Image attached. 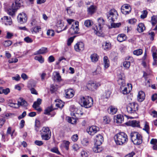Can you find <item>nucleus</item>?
<instances>
[{
    "instance_id": "f257e3e1",
    "label": "nucleus",
    "mask_w": 157,
    "mask_h": 157,
    "mask_svg": "<svg viewBox=\"0 0 157 157\" xmlns=\"http://www.w3.org/2000/svg\"><path fill=\"white\" fill-rule=\"evenodd\" d=\"M114 141L117 145H122L126 144L128 139L127 135L121 132L116 134L114 137Z\"/></svg>"
},
{
    "instance_id": "f03ea898",
    "label": "nucleus",
    "mask_w": 157,
    "mask_h": 157,
    "mask_svg": "<svg viewBox=\"0 0 157 157\" xmlns=\"http://www.w3.org/2000/svg\"><path fill=\"white\" fill-rule=\"evenodd\" d=\"M22 4L23 2L21 0H16L14 3L12 4L11 8L8 10V13L10 15L13 17L17 10L22 5Z\"/></svg>"
},
{
    "instance_id": "7ed1b4c3",
    "label": "nucleus",
    "mask_w": 157,
    "mask_h": 157,
    "mask_svg": "<svg viewBox=\"0 0 157 157\" xmlns=\"http://www.w3.org/2000/svg\"><path fill=\"white\" fill-rule=\"evenodd\" d=\"M98 26H96L94 28V33L98 36H103L104 34L102 32V29L105 24V21L102 18L100 17L98 19Z\"/></svg>"
},
{
    "instance_id": "20e7f679",
    "label": "nucleus",
    "mask_w": 157,
    "mask_h": 157,
    "mask_svg": "<svg viewBox=\"0 0 157 157\" xmlns=\"http://www.w3.org/2000/svg\"><path fill=\"white\" fill-rule=\"evenodd\" d=\"M131 140L135 144L139 145L142 142V137L140 134L137 132H133L130 135Z\"/></svg>"
},
{
    "instance_id": "39448f33",
    "label": "nucleus",
    "mask_w": 157,
    "mask_h": 157,
    "mask_svg": "<svg viewBox=\"0 0 157 157\" xmlns=\"http://www.w3.org/2000/svg\"><path fill=\"white\" fill-rule=\"evenodd\" d=\"M40 132L42 140H47L50 138L51 131L48 127H43Z\"/></svg>"
},
{
    "instance_id": "423d86ee",
    "label": "nucleus",
    "mask_w": 157,
    "mask_h": 157,
    "mask_svg": "<svg viewBox=\"0 0 157 157\" xmlns=\"http://www.w3.org/2000/svg\"><path fill=\"white\" fill-rule=\"evenodd\" d=\"M80 100L81 103L82 104L83 106L86 108L90 107L93 104V99L88 96L81 97Z\"/></svg>"
},
{
    "instance_id": "0eeeda50",
    "label": "nucleus",
    "mask_w": 157,
    "mask_h": 157,
    "mask_svg": "<svg viewBox=\"0 0 157 157\" xmlns=\"http://www.w3.org/2000/svg\"><path fill=\"white\" fill-rule=\"evenodd\" d=\"M138 105L136 102H132L129 103L127 107L128 112L130 114L136 113V111L138 110Z\"/></svg>"
},
{
    "instance_id": "6e6552de",
    "label": "nucleus",
    "mask_w": 157,
    "mask_h": 157,
    "mask_svg": "<svg viewBox=\"0 0 157 157\" xmlns=\"http://www.w3.org/2000/svg\"><path fill=\"white\" fill-rule=\"evenodd\" d=\"M118 14L116 10L114 9H111L107 14V18L110 21H114L117 18Z\"/></svg>"
},
{
    "instance_id": "1a4fd4ad",
    "label": "nucleus",
    "mask_w": 157,
    "mask_h": 157,
    "mask_svg": "<svg viewBox=\"0 0 157 157\" xmlns=\"http://www.w3.org/2000/svg\"><path fill=\"white\" fill-rule=\"evenodd\" d=\"M70 110L71 115L75 116L77 118L81 117L83 114V113L80 110L75 107L73 105L70 107Z\"/></svg>"
},
{
    "instance_id": "9d476101",
    "label": "nucleus",
    "mask_w": 157,
    "mask_h": 157,
    "mask_svg": "<svg viewBox=\"0 0 157 157\" xmlns=\"http://www.w3.org/2000/svg\"><path fill=\"white\" fill-rule=\"evenodd\" d=\"M78 22L75 21L74 24H73L71 28L69 29L68 32L71 35H73L77 33L79 30L78 26Z\"/></svg>"
},
{
    "instance_id": "9b49d317",
    "label": "nucleus",
    "mask_w": 157,
    "mask_h": 157,
    "mask_svg": "<svg viewBox=\"0 0 157 157\" xmlns=\"http://www.w3.org/2000/svg\"><path fill=\"white\" fill-rule=\"evenodd\" d=\"M99 130V128L98 127L92 125L88 128L86 129V131L89 135L93 136L97 133Z\"/></svg>"
},
{
    "instance_id": "f8f14e48",
    "label": "nucleus",
    "mask_w": 157,
    "mask_h": 157,
    "mask_svg": "<svg viewBox=\"0 0 157 157\" xmlns=\"http://www.w3.org/2000/svg\"><path fill=\"white\" fill-rule=\"evenodd\" d=\"M17 21L21 24H23L26 22L27 17L26 14L24 13H21L18 16Z\"/></svg>"
},
{
    "instance_id": "ddd939ff",
    "label": "nucleus",
    "mask_w": 157,
    "mask_h": 157,
    "mask_svg": "<svg viewBox=\"0 0 157 157\" xmlns=\"http://www.w3.org/2000/svg\"><path fill=\"white\" fill-rule=\"evenodd\" d=\"M101 86L100 82H96L93 81H89L87 84L88 87H91V89L96 90Z\"/></svg>"
},
{
    "instance_id": "4468645a",
    "label": "nucleus",
    "mask_w": 157,
    "mask_h": 157,
    "mask_svg": "<svg viewBox=\"0 0 157 157\" xmlns=\"http://www.w3.org/2000/svg\"><path fill=\"white\" fill-rule=\"evenodd\" d=\"M131 10V8L130 5L126 4L122 6L121 8V12L124 14H127L129 13Z\"/></svg>"
},
{
    "instance_id": "2eb2a0df",
    "label": "nucleus",
    "mask_w": 157,
    "mask_h": 157,
    "mask_svg": "<svg viewBox=\"0 0 157 157\" xmlns=\"http://www.w3.org/2000/svg\"><path fill=\"white\" fill-rule=\"evenodd\" d=\"M84 45L82 42L77 43L74 46V49L77 52H80L84 49Z\"/></svg>"
},
{
    "instance_id": "dca6fc26",
    "label": "nucleus",
    "mask_w": 157,
    "mask_h": 157,
    "mask_svg": "<svg viewBox=\"0 0 157 157\" xmlns=\"http://www.w3.org/2000/svg\"><path fill=\"white\" fill-rule=\"evenodd\" d=\"M122 90V93L124 94H126L129 93L132 89V85L131 84H128L124 87H121Z\"/></svg>"
},
{
    "instance_id": "f3484780",
    "label": "nucleus",
    "mask_w": 157,
    "mask_h": 157,
    "mask_svg": "<svg viewBox=\"0 0 157 157\" xmlns=\"http://www.w3.org/2000/svg\"><path fill=\"white\" fill-rule=\"evenodd\" d=\"M1 20L2 23L6 25H10L12 23V19L10 17L4 16L1 18Z\"/></svg>"
},
{
    "instance_id": "a211bd4d",
    "label": "nucleus",
    "mask_w": 157,
    "mask_h": 157,
    "mask_svg": "<svg viewBox=\"0 0 157 157\" xmlns=\"http://www.w3.org/2000/svg\"><path fill=\"white\" fill-rule=\"evenodd\" d=\"M42 100L40 98H38L37 101L34 102L33 105V107L38 111H41V109L39 107V105L41 104Z\"/></svg>"
},
{
    "instance_id": "6ab92c4d",
    "label": "nucleus",
    "mask_w": 157,
    "mask_h": 157,
    "mask_svg": "<svg viewBox=\"0 0 157 157\" xmlns=\"http://www.w3.org/2000/svg\"><path fill=\"white\" fill-rule=\"evenodd\" d=\"M103 141V138L101 135L99 134L96 136L94 143L96 145H101Z\"/></svg>"
},
{
    "instance_id": "aec40b11",
    "label": "nucleus",
    "mask_w": 157,
    "mask_h": 157,
    "mask_svg": "<svg viewBox=\"0 0 157 157\" xmlns=\"http://www.w3.org/2000/svg\"><path fill=\"white\" fill-rule=\"evenodd\" d=\"M152 56L153 59V61L152 63V65L155 66L156 65L157 62V56L155 48L153 47L152 49Z\"/></svg>"
},
{
    "instance_id": "412c9836",
    "label": "nucleus",
    "mask_w": 157,
    "mask_h": 157,
    "mask_svg": "<svg viewBox=\"0 0 157 157\" xmlns=\"http://www.w3.org/2000/svg\"><path fill=\"white\" fill-rule=\"evenodd\" d=\"M114 121L117 124H121L124 121V117L123 115L119 114L115 116Z\"/></svg>"
},
{
    "instance_id": "4be33fe9",
    "label": "nucleus",
    "mask_w": 157,
    "mask_h": 157,
    "mask_svg": "<svg viewBox=\"0 0 157 157\" xmlns=\"http://www.w3.org/2000/svg\"><path fill=\"white\" fill-rule=\"evenodd\" d=\"M66 98H72L74 95V91L72 89H67L65 90Z\"/></svg>"
},
{
    "instance_id": "5701e85b",
    "label": "nucleus",
    "mask_w": 157,
    "mask_h": 157,
    "mask_svg": "<svg viewBox=\"0 0 157 157\" xmlns=\"http://www.w3.org/2000/svg\"><path fill=\"white\" fill-rule=\"evenodd\" d=\"M117 110V108L113 105L110 106L108 109V113L111 115H113L116 113Z\"/></svg>"
},
{
    "instance_id": "b1692460",
    "label": "nucleus",
    "mask_w": 157,
    "mask_h": 157,
    "mask_svg": "<svg viewBox=\"0 0 157 157\" xmlns=\"http://www.w3.org/2000/svg\"><path fill=\"white\" fill-rule=\"evenodd\" d=\"M145 94L144 92L141 91L139 92L137 96V100L140 102H142L145 98Z\"/></svg>"
},
{
    "instance_id": "393cba45",
    "label": "nucleus",
    "mask_w": 157,
    "mask_h": 157,
    "mask_svg": "<svg viewBox=\"0 0 157 157\" xmlns=\"http://www.w3.org/2000/svg\"><path fill=\"white\" fill-rule=\"evenodd\" d=\"M48 52L46 48L42 47L38 50L36 51L35 53V55L43 54L47 53Z\"/></svg>"
},
{
    "instance_id": "a878e982",
    "label": "nucleus",
    "mask_w": 157,
    "mask_h": 157,
    "mask_svg": "<svg viewBox=\"0 0 157 157\" xmlns=\"http://www.w3.org/2000/svg\"><path fill=\"white\" fill-rule=\"evenodd\" d=\"M58 30L59 31H62L65 30L67 29V26H65L64 27L63 23L62 21H60L58 22V24L57 25Z\"/></svg>"
},
{
    "instance_id": "bb28decb",
    "label": "nucleus",
    "mask_w": 157,
    "mask_h": 157,
    "mask_svg": "<svg viewBox=\"0 0 157 157\" xmlns=\"http://www.w3.org/2000/svg\"><path fill=\"white\" fill-rule=\"evenodd\" d=\"M96 10V6L92 5L88 8L87 11L89 14H92L95 12Z\"/></svg>"
},
{
    "instance_id": "cd10ccee",
    "label": "nucleus",
    "mask_w": 157,
    "mask_h": 157,
    "mask_svg": "<svg viewBox=\"0 0 157 157\" xmlns=\"http://www.w3.org/2000/svg\"><path fill=\"white\" fill-rule=\"evenodd\" d=\"M137 29L140 33L143 32L145 29V27L144 24L142 23H139L138 25Z\"/></svg>"
},
{
    "instance_id": "c85d7f7f",
    "label": "nucleus",
    "mask_w": 157,
    "mask_h": 157,
    "mask_svg": "<svg viewBox=\"0 0 157 157\" xmlns=\"http://www.w3.org/2000/svg\"><path fill=\"white\" fill-rule=\"evenodd\" d=\"M117 39L118 41L122 42L126 39V36L124 34H120L117 36Z\"/></svg>"
},
{
    "instance_id": "c756f323",
    "label": "nucleus",
    "mask_w": 157,
    "mask_h": 157,
    "mask_svg": "<svg viewBox=\"0 0 157 157\" xmlns=\"http://www.w3.org/2000/svg\"><path fill=\"white\" fill-rule=\"evenodd\" d=\"M93 151L96 153L101 152L102 150V148L100 145H98L94 144V146L93 148Z\"/></svg>"
},
{
    "instance_id": "7c9ffc66",
    "label": "nucleus",
    "mask_w": 157,
    "mask_h": 157,
    "mask_svg": "<svg viewBox=\"0 0 157 157\" xmlns=\"http://www.w3.org/2000/svg\"><path fill=\"white\" fill-rule=\"evenodd\" d=\"M98 55L95 53L91 54L90 56V58L92 62L94 63L98 61Z\"/></svg>"
},
{
    "instance_id": "2f4dec72",
    "label": "nucleus",
    "mask_w": 157,
    "mask_h": 157,
    "mask_svg": "<svg viewBox=\"0 0 157 157\" xmlns=\"http://www.w3.org/2000/svg\"><path fill=\"white\" fill-rule=\"evenodd\" d=\"M103 61L105 68H108L109 66V61L108 57L106 56H105L104 57Z\"/></svg>"
},
{
    "instance_id": "473e14b6",
    "label": "nucleus",
    "mask_w": 157,
    "mask_h": 157,
    "mask_svg": "<svg viewBox=\"0 0 157 157\" xmlns=\"http://www.w3.org/2000/svg\"><path fill=\"white\" fill-rule=\"evenodd\" d=\"M20 101H18V104L19 107L20 105L24 107H26L28 105L27 103L24 99L20 98Z\"/></svg>"
},
{
    "instance_id": "72a5a7b5",
    "label": "nucleus",
    "mask_w": 157,
    "mask_h": 157,
    "mask_svg": "<svg viewBox=\"0 0 157 157\" xmlns=\"http://www.w3.org/2000/svg\"><path fill=\"white\" fill-rule=\"evenodd\" d=\"M130 125L133 127H139V122L136 121H132L130 122Z\"/></svg>"
},
{
    "instance_id": "f704fd0d",
    "label": "nucleus",
    "mask_w": 157,
    "mask_h": 157,
    "mask_svg": "<svg viewBox=\"0 0 157 157\" xmlns=\"http://www.w3.org/2000/svg\"><path fill=\"white\" fill-rule=\"evenodd\" d=\"M34 59L38 60L40 63H42L44 62V59L41 56H36L34 57Z\"/></svg>"
},
{
    "instance_id": "c9c22d12",
    "label": "nucleus",
    "mask_w": 157,
    "mask_h": 157,
    "mask_svg": "<svg viewBox=\"0 0 157 157\" xmlns=\"http://www.w3.org/2000/svg\"><path fill=\"white\" fill-rule=\"evenodd\" d=\"M151 22L153 26L155 25L157 23V16H153L152 17Z\"/></svg>"
},
{
    "instance_id": "e433bc0d",
    "label": "nucleus",
    "mask_w": 157,
    "mask_h": 157,
    "mask_svg": "<svg viewBox=\"0 0 157 157\" xmlns=\"http://www.w3.org/2000/svg\"><path fill=\"white\" fill-rule=\"evenodd\" d=\"M41 28L39 26H36L35 27H33L31 28V31L33 33H38L40 30Z\"/></svg>"
},
{
    "instance_id": "4c0bfd02",
    "label": "nucleus",
    "mask_w": 157,
    "mask_h": 157,
    "mask_svg": "<svg viewBox=\"0 0 157 157\" xmlns=\"http://www.w3.org/2000/svg\"><path fill=\"white\" fill-rule=\"evenodd\" d=\"M40 127V122L39 120H36L35 121V128L36 132H38Z\"/></svg>"
},
{
    "instance_id": "58836bf2",
    "label": "nucleus",
    "mask_w": 157,
    "mask_h": 157,
    "mask_svg": "<svg viewBox=\"0 0 157 157\" xmlns=\"http://www.w3.org/2000/svg\"><path fill=\"white\" fill-rule=\"evenodd\" d=\"M54 74H55L54 75V77L55 79H56V80L59 82H60L61 80L62 79L61 78V77L59 75V73L58 72H54Z\"/></svg>"
},
{
    "instance_id": "ea45409f",
    "label": "nucleus",
    "mask_w": 157,
    "mask_h": 157,
    "mask_svg": "<svg viewBox=\"0 0 157 157\" xmlns=\"http://www.w3.org/2000/svg\"><path fill=\"white\" fill-rule=\"evenodd\" d=\"M104 44V45H103V46L105 50L107 51L110 48L111 44L109 42H105Z\"/></svg>"
},
{
    "instance_id": "a19ab883",
    "label": "nucleus",
    "mask_w": 157,
    "mask_h": 157,
    "mask_svg": "<svg viewBox=\"0 0 157 157\" xmlns=\"http://www.w3.org/2000/svg\"><path fill=\"white\" fill-rule=\"evenodd\" d=\"M117 82L119 85L124 87L126 86L125 79H118Z\"/></svg>"
},
{
    "instance_id": "79ce46f5",
    "label": "nucleus",
    "mask_w": 157,
    "mask_h": 157,
    "mask_svg": "<svg viewBox=\"0 0 157 157\" xmlns=\"http://www.w3.org/2000/svg\"><path fill=\"white\" fill-rule=\"evenodd\" d=\"M111 93V90L110 89L108 90H106L103 94L104 97L106 98H108L109 97Z\"/></svg>"
},
{
    "instance_id": "37998d69",
    "label": "nucleus",
    "mask_w": 157,
    "mask_h": 157,
    "mask_svg": "<svg viewBox=\"0 0 157 157\" xmlns=\"http://www.w3.org/2000/svg\"><path fill=\"white\" fill-rule=\"evenodd\" d=\"M143 129L145 130L148 134H149L150 128L148 123L147 122H145Z\"/></svg>"
},
{
    "instance_id": "c03bdc74",
    "label": "nucleus",
    "mask_w": 157,
    "mask_h": 157,
    "mask_svg": "<svg viewBox=\"0 0 157 157\" xmlns=\"http://www.w3.org/2000/svg\"><path fill=\"white\" fill-rule=\"evenodd\" d=\"M123 66L126 69H128L130 66V62L129 61H125L123 62Z\"/></svg>"
},
{
    "instance_id": "a18cd8bd",
    "label": "nucleus",
    "mask_w": 157,
    "mask_h": 157,
    "mask_svg": "<svg viewBox=\"0 0 157 157\" xmlns=\"http://www.w3.org/2000/svg\"><path fill=\"white\" fill-rule=\"evenodd\" d=\"M58 102L56 104V106L60 108H62L64 105V103L62 101H58Z\"/></svg>"
},
{
    "instance_id": "49530a36",
    "label": "nucleus",
    "mask_w": 157,
    "mask_h": 157,
    "mask_svg": "<svg viewBox=\"0 0 157 157\" xmlns=\"http://www.w3.org/2000/svg\"><path fill=\"white\" fill-rule=\"evenodd\" d=\"M143 53L142 50L141 49H139L135 50L133 51L134 55L136 56H139L141 55Z\"/></svg>"
},
{
    "instance_id": "de8ad7c7",
    "label": "nucleus",
    "mask_w": 157,
    "mask_h": 157,
    "mask_svg": "<svg viewBox=\"0 0 157 157\" xmlns=\"http://www.w3.org/2000/svg\"><path fill=\"white\" fill-rule=\"evenodd\" d=\"M92 23V22L91 20H88L85 21L84 25L88 27L91 26Z\"/></svg>"
},
{
    "instance_id": "09e8293b",
    "label": "nucleus",
    "mask_w": 157,
    "mask_h": 157,
    "mask_svg": "<svg viewBox=\"0 0 157 157\" xmlns=\"http://www.w3.org/2000/svg\"><path fill=\"white\" fill-rule=\"evenodd\" d=\"M63 143L64 145L65 149L67 150H68L70 142L68 141L64 140L63 141Z\"/></svg>"
},
{
    "instance_id": "8fccbe9b",
    "label": "nucleus",
    "mask_w": 157,
    "mask_h": 157,
    "mask_svg": "<svg viewBox=\"0 0 157 157\" xmlns=\"http://www.w3.org/2000/svg\"><path fill=\"white\" fill-rule=\"evenodd\" d=\"M12 41L10 40H6L4 41L3 44L5 47H8L12 44Z\"/></svg>"
},
{
    "instance_id": "3c124183",
    "label": "nucleus",
    "mask_w": 157,
    "mask_h": 157,
    "mask_svg": "<svg viewBox=\"0 0 157 157\" xmlns=\"http://www.w3.org/2000/svg\"><path fill=\"white\" fill-rule=\"evenodd\" d=\"M53 110V109L52 106L48 107L45 109L44 113L46 114H49V113Z\"/></svg>"
},
{
    "instance_id": "603ef678",
    "label": "nucleus",
    "mask_w": 157,
    "mask_h": 157,
    "mask_svg": "<svg viewBox=\"0 0 157 157\" xmlns=\"http://www.w3.org/2000/svg\"><path fill=\"white\" fill-rule=\"evenodd\" d=\"M9 106L10 107H12L15 108H18L19 106L18 103H13L10 101L8 103Z\"/></svg>"
},
{
    "instance_id": "864d4df0",
    "label": "nucleus",
    "mask_w": 157,
    "mask_h": 157,
    "mask_svg": "<svg viewBox=\"0 0 157 157\" xmlns=\"http://www.w3.org/2000/svg\"><path fill=\"white\" fill-rule=\"evenodd\" d=\"M147 12L146 10H144L142 11V14L140 16V17L142 19L145 18L147 14Z\"/></svg>"
},
{
    "instance_id": "5fc2aeb1",
    "label": "nucleus",
    "mask_w": 157,
    "mask_h": 157,
    "mask_svg": "<svg viewBox=\"0 0 157 157\" xmlns=\"http://www.w3.org/2000/svg\"><path fill=\"white\" fill-rule=\"evenodd\" d=\"M89 140L87 138L83 139L81 141L82 144L84 146H87L89 144Z\"/></svg>"
},
{
    "instance_id": "6e6d98bb",
    "label": "nucleus",
    "mask_w": 157,
    "mask_h": 157,
    "mask_svg": "<svg viewBox=\"0 0 157 157\" xmlns=\"http://www.w3.org/2000/svg\"><path fill=\"white\" fill-rule=\"evenodd\" d=\"M101 69L100 67H98L96 70L93 72L94 75H98L100 74L101 73Z\"/></svg>"
},
{
    "instance_id": "4d7b16f0",
    "label": "nucleus",
    "mask_w": 157,
    "mask_h": 157,
    "mask_svg": "<svg viewBox=\"0 0 157 157\" xmlns=\"http://www.w3.org/2000/svg\"><path fill=\"white\" fill-rule=\"evenodd\" d=\"M110 121V118L107 116H105L103 117V122L106 124L109 123Z\"/></svg>"
},
{
    "instance_id": "13d9d810",
    "label": "nucleus",
    "mask_w": 157,
    "mask_h": 157,
    "mask_svg": "<svg viewBox=\"0 0 157 157\" xmlns=\"http://www.w3.org/2000/svg\"><path fill=\"white\" fill-rule=\"evenodd\" d=\"M121 25L120 22L118 23H113L111 24V26L112 28H117L119 27Z\"/></svg>"
},
{
    "instance_id": "bf43d9fd",
    "label": "nucleus",
    "mask_w": 157,
    "mask_h": 157,
    "mask_svg": "<svg viewBox=\"0 0 157 157\" xmlns=\"http://www.w3.org/2000/svg\"><path fill=\"white\" fill-rule=\"evenodd\" d=\"M81 157H87L88 155V153L85 151H82L80 152Z\"/></svg>"
},
{
    "instance_id": "052dcab7",
    "label": "nucleus",
    "mask_w": 157,
    "mask_h": 157,
    "mask_svg": "<svg viewBox=\"0 0 157 157\" xmlns=\"http://www.w3.org/2000/svg\"><path fill=\"white\" fill-rule=\"evenodd\" d=\"M137 20L135 18H132L127 21V22L130 24H134L136 22Z\"/></svg>"
},
{
    "instance_id": "680f3d73",
    "label": "nucleus",
    "mask_w": 157,
    "mask_h": 157,
    "mask_svg": "<svg viewBox=\"0 0 157 157\" xmlns=\"http://www.w3.org/2000/svg\"><path fill=\"white\" fill-rule=\"evenodd\" d=\"M2 90V94H4L5 95H7L10 92V89L9 88H6L4 89L3 88Z\"/></svg>"
},
{
    "instance_id": "e2e57ef3",
    "label": "nucleus",
    "mask_w": 157,
    "mask_h": 157,
    "mask_svg": "<svg viewBox=\"0 0 157 157\" xmlns=\"http://www.w3.org/2000/svg\"><path fill=\"white\" fill-rule=\"evenodd\" d=\"M51 151L53 152L56 153L58 154H60L57 147H54L51 149Z\"/></svg>"
},
{
    "instance_id": "0e129e2a",
    "label": "nucleus",
    "mask_w": 157,
    "mask_h": 157,
    "mask_svg": "<svg viewBox=\"0 0 157 157\" xmlns=\"http://www.w3.org/2000/svg\"><path fill=\"white\" fill-rule=\"evenodd\" d=\"M24 40L27 43H31L33 41L32 39L29 36L25 37L24 38Z\"/></svg>"
},
{
    "instance_id": "69168bd1",
    "label": "nucleus",
    "mask_w": 157,
    "mask_h": 157,
    "mask_svg": "<svg viewBox=\"0 0 157 157\" xmlns=\"http://www.w3.org/2000/svg\"><path fill=\"white\" fill-rule=\"evenodd\" d=\"M71 139L73 141L76 142L78 139V136L77 134L74 135L71 137Z\"/></svg>"
},
{
    "instance_id": "338daca9",
    "label": "nucleus",
    "mask_w": 157,
    "mask_h": 157,
    "mask_svg": "<svg viewBox=\"0 0 157 157\" xmlns=\"http://www.w3.org/2000/svg\"><path fill=\"white\" fill-rule=\"evenodd\" d=\"M47 34L48 36H53L54 35V33L52 30L49 29L47 31Z\"/></svg>"
},
{
    "instance_id": "774afa93",
    "label": "nucleus",
    "mask_w": 157,
    "mask_h": 157,
    "mask_svg": "<svg viewBox=\"0 0 157 157\" xmlns=\"http://www.w3.org/2000/svg\"><path fill=\"white\" fill-rule=\"evenodd\" d=\"M35 144L37 145L41 146L43 144V143L42 141L36 140L35 141Z\"/></svg>"
}]
</instances>
